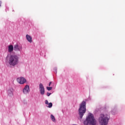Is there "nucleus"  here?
Masks as SVG:
<instances>
[{
	"label": "nucleus",
	"instance_id": "3",
	"mask_svg": "<svg viewBox=\"0 0 125 125\" xmlns=\"http://www.w3.org/2000/svg\"><path fill=\"white\" fill-rule=\"evenodd\" d=\"M86 103H85V102L83 101L80 105V108L78 111L81 119L83 118V115H84V113H85V112H86Z\"/></svg>",
	"mask_w": 125,
	"mask_h": 125
},
{
	"label": "nucleus",
	"instance_id": "12",
	"mask_svg": "<svg viewBox=\"0 0 125 125\" xmlns=\"http://www.w3.org/2000/svg\"><path fill=\"white\" fill-rule=\"evenodd\" d=\"M51 119L53 122H55V117L52 114L51 115Z\"/></svg>",
	"mask_w": 125,
	"mask_h": 125
},
{
	"label": "nucleus",
	"instance_id": "14",
	"mask_svg": "<svg viewBox=\"0 0 125 125\" xmlns=\"http://www.w3.org/2000/svg\"><path fill=\"white\" fill-rule=\"evenodd\" d=\"M46 88L47 89V90H51V89H52V87H46Z\"/></svg>",
	"mask_w": 125,
	"mask_h": 125
},
{
	"label": "nucleus",
	"instance_id": "16",
	"mask_svg": "<svg viewBox=\"0 0 125 125\" xmlns=\"http://www.w3.org/2000/svg\"><path fill=\"white\" fill-rule=\"evenodd\" d=\"M51 94V93H47V96H50V95Z\"/></svg>",
	"mask_w": 125,
	"mask_h": 125
},
{
	"label": "nucleus",
	"instance_id": "13",
	"mask_svg": "<svg viewBox=\"0 0 125 125\" xmlns=\"http://www.w3.org/2000/svg\"><path fill=\"white\" fill-rule=\"evenodd\" d=\"M48 104V108H51L52 107V104L51 103H49Z\"/></svg>",
	"mask_w": 125,
	"mask_h": 125
},
{
	"label": "nucleus",
	"instance_id": "9",
	"mask_svg": "<svg viewBox=\"0 0 125 125\" xmlns=\"http://www.w3.org/2000/svg\"><path fill=\"white\" fill-rule=\"evenodd\" d=\"M26 40L29 42L31 43L33 41L32 40V37L28 34L26 35Z\"/></svg>",
	"mask_w": 125,
	"mask_h": 125
},
{
	"label": "nucleus",
	"instance_id": "7",
	"mask_svg": "<svg viewBox=\"0 0 125 125\" xmlns=\"http://www.w3.org/2000/svg\"><path fill=\"white\" fill-rule=\"evenodd\" d=\"M39 89H40V92L41 93V94L42 95H43L44 94V87L43 86V85H42V83H41L39 85Z\"/></svg>",
	"mask_w": 125,
	"mask_h": 125
},
{
	"label": "nucleus",
	"instance_id": "8",
	"mask_svg": "<svg viewBox=\"0 0 125 125\" xmlns=\"http://www.w3.org/2000/svg\"><path fill=\"white\" fill-rule=\"evenodd\" d=\"M24 94H28L30 92V87L28 85H26L23 89Z\"/></svg>",
	"mask_w": 125,
	"mask_h": 125
},
{
	"label": "nucleus",
	"instance_id": "17",
	"mask_svg": "<svg viewBox=\"0 0 125 125\" xmlns=\"http://www.w3.org/2000/svg\"><path fill=\"white\" fill-rule=\"evenodd\" d=\"M51 83H52L51 82H49V86H50V84H51Z\"/></svg>",
	"mask_w": 125,
	"mask_h": 125
},
{
	"label": "nucleus",
	"instance_id": "4",
	"mask_svg": "<svg viewBox=\"0 0 125 125\" xmlns=\"http://www.w3.org/2000/svg\"><path fill=\"white\" fill-rule=\"evenodd\" d=\"M110 116L108 114H101L99 121L101 125H108Z\"/></svg>",
	"mask_w": 125,
	"mask_h": 125
},
{
	"label": "nucleus",
	"instance_id": "10",
	"mask_svg": "<svg viewBox=\"0 0 125 125\" xmlns=\"http://www.w3.org/2000/svg\"><path fill=\"white\" fill-rule=\"evenodd\" d=\"M13 49H14V47H13V45H10L8 46V52H12L13 51Z\"/></svg>",
	"mask_w": 125,
	"mask_h": 125
},
{
	"label": "nucleus",
	"instance_id": "1",
	"mask_svg": "<svg viewBox=\"0 0 125 125\" xmlns=\"http://www.w3.org/2000/svg\"><path fill=\"white\" fill-rule=\"evenodd\" d=\"M96 120L94 118L93 114L89 113L86 117L85 121H84V125H96Z\"/></svg>",
	"mask_w": 125,
	"mask_h": 125
},
{
	"label": "nucleus",
	"instance_id": "18",
	"mask_svg": "<svg viewBox=\"0 0 125 125\" xmlns=\"http://www.w3.org/2000/svg\"><path fill=\"white\" fill-rule=\"evenodd\" d=\"M0 6H1V1H0Z\"/></svg>",
	"mask_w": 125,
	"mask_h": 125
},
{
	"label": "nucleus",
	"instance_id": "6",
	"mask_svg": "<svg viewBox=\"0 0 125 125\" xmlns=\"http://www.w3.org/2000/svg\"><path fill=\"white\" fill-rule=\"evenodd\" d=\"M17 81L18 83H19L21 84H23V83H26V79L23 77L19 78L17 79Z\"/></svg>",
	"mask_w": 125,
	"mask_h": 125
},
{
	"label": "nucleus",
	"instance_id": "2",
	"mask_svg": "<svg viewBox=\"0 0 125 125\" xmlns=\"http://www.w3.org/2000/svg\"><path fill=\"white\" fill-rule=\"evenodd\" d=\"M19 62V58L15 55H12L9 58L8 63L10 66H16Z\"/></svg>",
	"mask_w": 125,
	"mask_h": 125
},
{
	"label": "nucleus",
	"instance_id": "5",
	"mask_svg": "<svg viewBox=\"0 0 125 125\" xmlns=\"http://www.w3.org/2000/svg\"><path fill=\"white\" fill-rule=\"evenodd\" d=\"M14 50L15 51H21L22 50V45L16 44L14 46Z\"/></svg>",
	"mask_w": 125,
	"mask_h": 125
},
{
	"label": "nucleus",
	"instance_id": "15",
	"mask_svg": "<svg viewBox=\"0 0 125 125\" xmlns=\"http://www.w3.org/2000/svg\"><path fill=\"white\" fill-rule=\"evenodd\" d=\"M45 104H46V105H48V104H48V101L45 100Z\"/></svg>",
	"mask_w": 125,
	"mask_h": 125
},
{
	"label": "nucleus",
	"instance_id": "11",
	"mask_svg": "<svg viewBox=\"0 0 125 125\" xmlns=\"http://www.w3.org/2000/svg\"><path fill=\"white\" fill-rule=\"evenodd\" d=\"M8 95H9V96H12L13 95V89L12 88L8 90Z\"/></svg>",
	"mask_w": 125,
	"mask_h": 125
}]
</instances>
